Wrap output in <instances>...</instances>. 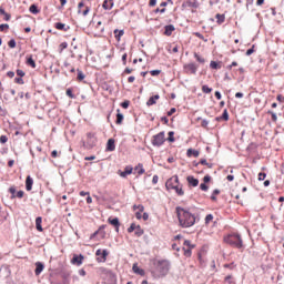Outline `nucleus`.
<instances>
[{
	"label": "nucleus",
	"mask_w": 284,
	"mask_h": 284,
	"mask_svg": "<svg viewBox=\"0 0 284 284\" xmlns=\"http://www.w3.org/2000/svg\"><path fill=\"white\" fill-rule=\"evenodd\" d=\"M175 212L180 227L187 229L196 224V215L190 212V210L176 206Z\"/></svg>",
	"instance_id": "1"
},
{
	"label": "nucleus",
	"mask_w": 284,
	"mask_h": 284,
	"mask_svg": "<svg viewBox=\"0 0 284 284\" xmlns=\"http://www.w3.org/2000/svg\"><path fill=\"white\" fill-rule=\"evenodd\" d=\"M170 261L168 260H152L151 275L153 278H164L166 274H170Z\"/></svg>",
	"instance_id": "2"
},
{
	"label": "nucleus",
	"mask_w": 284,
	"mask_h": 284,
	"mask_svg": "<svg viewBox=\"0 0 284 284\" xmlns=\"http://www.w3.org/2000/svg\"><path fill=\"white\" fill-rule=\"evenodd\" d=\"M165 187L166 190H174L178 196H183L185 194V191H183V185H181V182L179 181V175H173L165 183Z\"/></svg>",
	"instance_id": "3"
},
{
	"label": "nucleus",
	"mask_w": 284,
	"mask_h": 284,
	"mask_svg": "<svg viewBox=\"0 0 284 284\" xmlns=\"http://www.w3.org/2000/svg\"><path fill=\"white\" fill-rule=\"evenodd\" d=\"M224 243H227V245H231V247H235L236 250H243V239H241V235L239 233H232L226 236H224Z\"/></svg>",
	"instance_id": "4"
},
{
	"label": "nucleus",
	"mask_w": 284,
	"mask_h": 284,
	"mask_svg": "<svg viewBox=\"0 0 284 284\" xmlns=\"http://www.w3.org/2000/svg\"><path fill=\"white\" fill-rule=\"evenodd\" d=\"M183 72L187 75H194L199 72V64L196 62H189L183 65Z\"/></svg>",
	"instance_id": "5"
},
{
	"label": "nucleus",
	"mask_w": 284,
	"mask_h": 284,
	"mask_svg": "<svg viewBox=\"0 0 284 284\" xmlns=\"http://www.w3.org/2000/svg\"><path fill=\"white\" fill-rule=\"evenodd\" d=\"M151 143L155 148H161V145H163V143H165V132L162 131V132L153 135Z\"/></svg>",
	"instance_id": "6"
},
{
	"label": "nucleus",
	"mask_w": 284,
	"mask_h": 284,
	"mask_svg": "<svg viewBox=\"0 0 284 284\" xmlns=\"http://www.w3.org/2000/svg\"><path fill=\"white\" fill-rule=\"evenodd\" d=\"M183 252H184V256H186V258H190L192 256V250H194L196 247V245L192 244V242L190 240H185L183 243Z\"/></svg>",
	"instance_id": "7"
},
{
	"label": "nucleus",
	"mask_w": 284,
	"mask_h": 284,
	"mask_svg": "<svg viewBox=\"0 0 284 284\" xmlns=\"http://www.w3.org/2000/svg\"><path fill=\"white\" fill-rule=\"evenodd\" d=\"M110 252H108V250H97L95 252V256H97V261L98 263H105V261H108V256H109Z\"/></svg>",
	"instance_id": "8"
},
{
	"label": "nucleus",
	"mask_w": 284,
	"mask_h": 284,
	"mask_svg": "<svg viewBox=\"0 0 284 284\" xmlns=\"http://www.w3.org/2000/svg\"><path fill=\"white\" fill-rule=\"evenodd\" d=\"M87 144L89 148H94L97 145V134L92 132L87 133Z\"/></svg>",
	"instance_id": "9"
},
{
	"label": "nucleus",
	"mask_w": 284,
	"mask_h": 284,
	"mask_svg": "<svg viewBox=\"0 0 284 284\" xmlns=\"http://www.w3.org/2000/svg\"><path fill=\"white\" fill-rule=\"evenodd\" d=\"M210 181H212V176L205 175L203 178V183L200 184V190H202V192H207V190H210V186L207 185Z\"/></svg>",
	"instance_id": "10"
},
{
	"label": "nucleus",
	"mask_w": 284,
	"mask_h": 284,
	"mask_svg": "<svg viewBox=\"0 0 284 284\" xmlns=\"http://www.w3.org/2000/svg\"><path fill=\"white\" fill-rule=\"evenodd\" d=\"M134 171V168L128 165L125 166L124 171L119 170L118 174L122 178L125 179L126 176H130V174H132V172Z\"/></svg>",
	"instance_id": "11"
},
{
	"label": "nucleus",
	"mask_w": 284,
	"mask_h": 284,
	"mask_svg": "<svg viewBox=\"0 0 284 284\" xmlns=\"http://www.w3.org/2000/svg\"><path fill=\"white\" fill-rule=\"evenodd\" d=\"M84 258H85V257L83 256V254L73 255V257H72V260H71V263H72L73 265L80 266V265H83V260H84Z\"/></svg>",
	"instance_id": "12"
},
{
	"label": "nucleus",
	"mask_w": 284,
	"mask_h": 284,
	"mask_svg": "<svg viewBox=\"0 0 284 284\" xmlns=\"http://www.w3.org/2000/svg\"><path fill=\"white\" fill-rule=\"evenodd\" d=\"M186 181L189 183V187H199V179L194 178V175H189Z\"/></svg>",
	"instance_id": "13"
},
{
	"label": "nucleus",
	"mask_w": 284,
	"mask_h": 284,
	"mask_svg": "<svg viewBox=\"0 0 284 284\" xmlns=\"http://www.w3.org/2000/svg\"><path fill=\"white\" fill-rule=\"evenodd\" d=\"M133 210H139L135 212V219H138V221H141V219H143V211L145 210V207L143 205H134Z\"/></svg>",
	"instance_id": "14"
},
{
	"label": "nucleus",
	"mask_w": 284,
	"mask_h": 284,
	"mask_svg": "<svg viewBox=\"0 0 284 284\" xmlns=\"http://www.w3.org/2000/svg\"><path fill=\"white\" fill-rule=\"evenodd\" d=\"M108 223H110V225H113V227H115V232H119V227H121V223L119 222V217H109L108 219Z\"/></svg>",
	"instance_id": "15"
},
{
	"label": "nucleus",
	"mask_w": 284,
	"mask_h": 284,
	"mask_svg": "<svg viewBox=\"0 0 284 284\" xmlns=\"http://www.w3.org/2000/svg\"><path fill=\"white\" fill-rule=\"evenodd\" d=\"M132 270H133V273L138 274L139 276H144L145 275V270L139 267L138 263L133 264Z\"/></svg>",
	"instance_id": "16"
},
{
	"label": "nucleus",
	"mask_w": 284,
	"mask_h": 284,
	"mask_svg": "<svg viewBox=\"0 0 284 284\" xmlns=\"http://www.w3.org/2000/svg\"><path fill=\"white\" fill-rule=\"evenodd\" d=\"M174 30H176V28H174L173 24H168V26L164 27V32H163V34H164L165 37H172V32H174Z\"/></svg>",
	"instance_id": "17"
},
{
	"label": "nucleus",
	"mask_w": 284,
	"mask_h": 284,
	"mask_svg": "<svg viewBox=\"0 0 284 284\" xmlns=\"http://www.w3.org/2000/svg\"><path fill=\"white\" fill-rule=\"evenodd\" d=\"M32 185H34V180H32V176L28 175L26 179V190L27 192H30L32 190Z\"/></svg>",
	"instance_id": "18"
},
{
	"label": "nucleus",
	"mask_w": 284,
	"mask_h": 284,
	"mask_svg": "<svg viewBox=\"0 0 284 284\" xmlns=\"http://www.w3.org/2000/svg\"><path fill=\"white\" fill-rule=\"evenodd\" d=\"M116 145L114 144V139H109L106 143V152H114Z\"/></svg>",
	"instance_id": "19"
},
{
	"label": "nucleus",
	"mask_w": 284,
	"mask_h": 284,
	"mask_svg": "<svg viewBox=\"0 0 284 284\" xmlns=\"http://www.w3.org/2000/svg\"><path fill=\"white\" fill-rule=\"evenodd\" d=\"M113 34H114L115 41H118V43H121V37H123V34H125V31L115 29L113 31Z\"/></svg>",
	"instance_id": "20"
},
{
	"label": "nucleus",
	"mask_w": 284,
	"mask_h": 284,
	"mask_svg": "<svg viewBox=\"0 0 284 284\" xmlns=\"http://www.w3.org/2000/svg\"><path fill=\"white\" fill-rule=\"evenodd\" d=\"M161 99V95L155 94L153 97H151L148 101H146V105L150 108V105H156V101H159Z\"/></svg>",
	"instance_id": "21"
},
{
	"label": "nucleus",
	"mask_w": 284,
	"mask_h": 284,
	"mask_svg": "<svg viewBox=\"0 0 284 284\" xmlns=\"http://www.w3.org/2000/svg\"><path fill=\"white\" fill-rule=\"evenodd\" d=\"M200 154L201 153L199 151L194 150V149H187V151H186V156L189 159H191V156H194V159H199Z\"/></svg>",
	"instance_id": "22"
},
{
	"label": "nucleus",
	"mask_w": 284,
	"mask_h": 284,
	"mask_svg": "<svg viewBox=\"0 0 284 284\" xmlns=\"http://www.w3.org/2000/svg\"><path fill=\"white\" fill-rule=\"evenodd\" d=\"M193 57H194V59H195V61L197 62V63H200L201 65H204V63H205V57H203V55H201V54H199V53H196V52H194L193 53Z\"/></svg>",
	"instance_id": "23"
},
{
	"label": "nucleus",
	"mask_w": 284,
	"mask_h": 284,
	"mask_svg": "<svg viewBox=\"0 0 284 284\" xmlns=\"http://www.w3.org/2000/svg\"><path fill=\"white\" fill-rule=\"evenodd\" d=\"M44 265H43V263H41V262H37L36 263V276H39V274H41V272H43V270H44Z\"/></svg>",
	"instance_id": "24"
},
{
	"label": "nucleus",
	"mask_w": 284,
	"mask_h": 284,
	"mask_svg": "<svg viewBox=\"0 0 284 284\" xmlns=\"http://www.w3.org/2000/svg\"><path fill=\"white\" fill-rule=\"evenodd\" d=\"M134 171L138 172V176H141L145 174V169L143 168V164L139 163L135 168Z\"/></svg>",
	"instance_id": "25"
},
{
	"label": "nucleus",
	"mask_w": 284,
	"mask_h": 284,
	"mask_svg": "<svg viewBox=\"0 0 284 284\" xmlns=\"http://www.w3.org/2000/svg\"><path fill=\"white\" fill-rule=\"evenodd\" d=\"M41 223H43V219L41 216L36 219V229L38 232H43V226H41Z\"/></svg>",
	"instance_id": "26"
},
{
	"label": "nucleus",
	"mask_w": 284,
	"mask_h": 284,
	"mask_svg": "<svg viewBox=\"0 0 284 284\" xmlns=\"http://www.w3.org/2000/svg\"><path fill=\"white\" fill-rule=\"evenodd\" d=\"M112 6H114V2H112V0H104L102 4L104 10H112Z\"/></svg>",
	"instance_id": "27"
},
{
	"label": "nucleus",
	"mask_w": 284,
	"mask_h": 284,
	"mask_svg": "<svg viewBox=\"0 0 284 284\" xmlns=\"http://www.w3.org/2000/svg\"><path fill=\"white\" fill-rule=\"evenodd\" d=\"M168 52H170V54L179 53V44H174L173 47H172V44H170L168 48Z\"/></svg>",
	"instance_id": "28"
},
{
	"label": "nucleus",
	"mask_w": 284,
	"mask_h": 284,
	"mask_svg": "<svg viewBox=\"0 0 284 284\" xmlns=\"http://www.w3.org/2000/svg\"><path fill=\"white\" fill-rule=\"evenodd\" d=\"M116 121H115V123L118 124V125H121V123H123V114L121 113V109H118L116 110Z\"/></svg>",
	"instance_id": "29"
},
{
	"label": "nucleus",
	"mask_w": 284,
	"mask_h": 284,
	"mask_svg": "<svg viewBox=\"0 0 284 284\" xmlns=\"http://www.w3.org/2000/svg\"><path fill=\"white\" fill-rule=\"evenodd\" d=\"M55 30H62L63 32H68V28H65V23L57 22L54 24Z\"/></svg>",
	"instance_id": "30"
},
{
	"label": "nucleus",
	"mask_w": 284,
	"mask_h": 284,
	"mask_svg": "<svg viewBox=\"0 0 284 284\" xmlns=\"http://www.w3.org/2000/svg\"><path fill=\"white\" fill-rule=\"evenodd\" d=\"M29 12H31V14H39L41 10H39V7H37V4H31L29 8Z\"/></svg>",
	"instance_id": "31"
},
{
	"label": "nucleus",
	"mask_w": 284,
	"mask_h": 284,
	"mask_svg": "<svg viewBox=\"0 0 284 284\" xmlns=\"http://www.w3.org/2000/svg\"><path fill=\"white\" fill-rule=\"evenodd\" d=\"M215 19H216V23H219V26H221V23H225V16L224 14L217 13L215 16Z\"/></svg>",
	"instance_id": "32"
},
{
	"label": "nucleus",
	"mask_w": 284,
	"mask_h": 284,
	"mask_svg": "<svg viewBox=\"0 0 284 284\" xmlns=\"http://www.w3.org/2000/svg\"><path fill=\"white\" fill-rule=\"evenodd\" d=\"M27 65H30V68H37V62H34V59H32V55L27 58Z\"/></svg>",
	"instance_id": "33"
},
{
	"label": "nucleus",
	"mask_w": 284,
	"mask_h": 284,
	"mask_svg": "<svg viewBox=\"0 0 284 284\" xmlns=\"http://www.w3.org/2000/svg\"><path fill=\"white\" fill-rule=\"evenodd\" d=\"M219 194H221V190L215 189L211 195V201H213L214 203H216V196H219Z\"/></svg>",
	"instance_id": "34"
},
{
	"label": "nucleus",
	"mask_w": 284,
	"mask_h": 284,
	"mask_svg": "<svg viewBox=\"0 0 284 284\" xmlns=\"http://www.w3.org/2000/svg\"><path fill=\"white\" fill-rule=\"evenodd\" d=\"M95 28L99 30L100 34H103L105 32V27H103V22L98 21Z\"/></svg>",
	"instance_id": "35"
},
{
	"label": "nucleus",
	"mask_w": 284,
	"mask_h": 284,
	"mask_svg": "<svg viewBox=\"0 0 284 284\" xmlns=\"http://www.w3.org/2000/svg\"><path fill=\"white\" fill-rule=\"evenodd\" d=\"M210 68L212 70H221V64L219 62H216V61H211Z\"/></svg>",
	"instance_id": "36"
},
{
	"label": "nucleus",
	"mask_w": 284,
	"mask_h": 284,
	"mask_svg": "<svg viewBox=\"0 0 284 284\" xmlns=\"http://www.w3.org/2000/svg\"><path fill=\"white\" fill-rule=\"evenodd\" d=\"M135 236H143V229H141V225H138L134 230Z\"/></svg>",
	"instance_id": "37"
},
{
	"label": "nucleus",
	"mask_w": 284,
	"mask_h": 284,
	"mask_svg": "<svg viewBox=\"0 0 284 284\" xmlns=\"http://www.w3.org/2000/svg\"><path fill=\"white\" fill-rule=\"evenodd\" d=\"M9 192L11 194V199H17V186H11Z\"/></svg>",
	"instance_id": "38"
},
{
	"label": "nucleus",
	"mask_w": 284,
	"mask_h": 284,
	"mask_svg": "<svg viewBox=\"0 0 284 284\" xmlns=\"http://www.w3.org/2000/svg\"><path fill=\"white\" fill-rule=\"evenodd\" d=\"M202 92L204 94H210L212 92V88H210L206 84H204V85H202Z\"/></svg>",
	"instance_id": "39"
},
{
	"label": "nucleus",
	"mask_w": 284,
	"mask_h": 284,
	"mask_svg": "<svg viewBox=\"0 0 284 284\" xmlns=\"http://www.w3.org/2000/svg\"><path fill=\"white\" fill-rule=\"evenodd\" d=\"M79 14H82L83 17H88L90 14V7H85L84 9H81V12Z\"/></svg>",
	"instance_id": "40"
},
{
	"label": "nucleus",
	"mask_w": 284,
	"mask_h": 284,
	"mask_svg": "<svg viewBox=\"0 0 284 284\" xmlns=\"http://www.w3.org/2000/svg\"><path fill=\"white\" fill-rule=\"evenodd\" d=\"M169 141V143H174L175 139H174V131H170L169 132V136L166 139Z\"/></svg>",
	"instance_id": "41"
},
{
	"label": "nucleus",
	"mask_w": 284,
	"mask_h": 284,
	"mask_svg": "<svg viewBox=\"0 0 284 284\" xmlns=\"http://www.w3.org/2000/svg\"><path fill=\"white\" fill-rule=\"evenodd\" d=\"M194 37H197V39H201V41H204V43H207V39L201 33V32H195Z\"/></svg>",
	"instance_id": "42"
},
{
	"label": "nucleus",
	"mask_w": 284,
	"mask_h": 284,
	"mask_svg": "<svg viewBox=\"0 0 284 284\" xmlns=\"http://www.w3.org/2000/svg\"><path fill=\"white\" fill-rule=\"evenodd\" d=\"M212 221H214V215L207 214V215L205 216V223H206V225H210V223H212Z\"/></svg>",
	"instance_id": "43"
},
{
	"label": "nucleus",
	"mask_w": 284,
	"mask_h": 284,
	"mask_svg": "<svg viewBox=\"0 0 284 284\" xmlns=\"http://www.w3.org/2000/svg\"><path fill=\"white\" fill-rule=\"evenodd\" d=\"M201 165H206V168L212 169L214 166L213 163H209L207 160H201Z\"/></svg>",
	"instance_id": "44"
},
{
	"label": "nucleus",
	"mask_w": 284,
	"mask_h": 284,
	"mask_svg": "<svg viewBox=\"0 0 284 284\" xmlns=\"http://www.w3.org/2000/svg\"><path fill=\"white\" fill-rule=\"evenodd\" d=\"M221 119H223L224 121H230V114L227 113V109L223 111Z\"/></svg>",
	"instance_id": "45"
},
{
	"label": "nucleus",
	"mask_w": 284,
	"mask_h": 284,
	"mask_svg": "<svg viewBox=\"0 0 284 284\" xmlns=\"http://www.w3.org/2000/svg\"><path fill=\"white\" fill-rule=\"evenodd\" d=\"M225 283H229V284H236V282L234 281V277H232V275H229L225 277Z\"/></svg>",
	"instance_id": "46"
},
{
	"label": "nucleus",
	"mask_w": 284,
	"mask_h": 284,
	"mask_svg": "<svg viewBox=\"0 0 284 284\" xmlns=\"http://www.w3.org/2000/svg\"><path fill=\"white\" fill-rule=\"evenodd\" d=\"M267 113L271 114L273 123H276L278 121V116H276V113H274L273 111H268Z\"/></svg>",
	"instance_id": "47"
},
{
	"label": "nucleus",
	"mask_w": 284,
	"mask_h": 284,
	"mask_svg": "<svg viewBox=\"0 0 284 284\" xmlns=\"http://www.w3.org/2000/svg\"><path fill=\"white\" fill-rule=\"evenodd\" d=\"M85 79V74H83V71L78 69V81H83Z\"/></svg>",
	"instance_id": "48"
},
{
	"label": "nucleus",
	"mask_w": 284,
	"mask_h": 284,
	"mask_svg": "<svg viewBox=\"0 0 284 284\" xmlns=\"http://www.w3.org/2000/svg\"><path fill=\"white\" fill-rule=\"evenodd\" d=\"M7 30H10V26L9 24H0V32H7Z\"/></svg>",
	"instance_id": "49"
},
{
	"label": "nucleus",
	"mask_w": 284,
	"mask_h": 284,
	"mask_svg": "<svg viewBox=\"0 0 284 284\" xmlns=\"http://www.w3.org/2000/svg\"><path fill=\"white\" fill-rule=\"evenodd\" d=\"M136 227H139V225H135L134 223H132L130 225V227L128 229L129 234H132V232H134L136 230Z\"/></svg>",
	"instance_id": "50"
},
{
	"label": "nucleus",
	"mask_w": 284,
	"mask_h": 284,
	"mask_svg": "<svg viewBox=\"0 0 284 284\" xmlns=\"http://www.w3.org/2000/svg\"><path fill=\"white\" fill-rule=\"evenodd\" d=\"M23 196H26V192H23V191H18L16 193V199H23Z\"/></svg>",
	"instance_id": "51"
},
{
	"label": "nucleus",
	"mask_w": 284,
	"mask_h": 284,
	"mask_svg": "<svg viewBox=\"0 0 284 284\" xmlns=\"http://www.w3.org/2000/svg\"><path fill=\"white\" fill-rule=\"evenodd\" d=\"M121 108H123L124 110H128L130 108V101H124L121 103Z\"/></svg>",
	"instance_id": "52"
},
{
	"label": "nucleus",
	"mask_w": 284,
	"mask_h": 284,
	"mask_svg": "<svg viewBox=\"0 0 284 284\" xmlns=\"http://www.w3.org/2000/svg\"><path fill=\"white\" fill-rule=\"evenodd\" d=\"M67 97H69V99H74V93L72 92V89H67Z\"/></svg>",
	"instance_id": "53"
},
{
	"label": "nucleus",
	"mask_w": 284,
	"mask_h": 284,
	"mask_svg": "<svg viewBox=\"0 0 284 284\" xmlns=\"http://www.w3.org/2000/svg\"><path fill=\"white\" fill-rule=\"evenodd\" d=\"M151 77H159L161 74V70H152L150 71Z\"/></svg>",
	"instance_id": "54"
},
{
	"label": "nucleus",
	"mask_w": 284,
	"mask_h": 284,
	"mask_svg": "<svg viewBox=\"0 0 284 284\" xmlns=\"http://www.w3.org/2000/svg\"><path fill=\"white\" fill-rule=\"evenodd\" d=\"M266 176H267V174L261 172V173H258V178L257 179H258V181H265Z\"/></svg>",
	"instance_id": "55"
},
{
	"label": "nucleus",
	"mask_w": 284,
	"mask_h": 284,
	"mask_svg": "<svg viewBox=\"0 0 284 284\" xmlns=\"http://www.w3.org/2000/svg\"><path fill=\"white\" fill-rule=\"evenodd\" d=\"M14 83H18V85H23V78H14Z\"/></svg>",
	"instance_id": "56"
},
{
	"label": "nucleus",
	"mask_w": 284,
	"mask_h": 284,
	"mask_svg": "<svg viewBox=\"0 0 284 284\" xmlns=\"http://www.w3.org/2000/svg\"><path fill=\"white\" fill-rule=\"evenodd\" d=\"M8 45H9V48H17V41H14V39H12L8 42Z\"/></svg>",
	"instance_id": "57"
},
{
	"label": "nucleus",
	"mask_w": 284,
	"mask_h": 284,
	"mask_svg": "<svg viewBox=\"0 0 284 284\" xmlns=\"http://www.w3.org/2000/svg\"><path fill=\"white\" fill-rule=\"evenodd\" d=\"M254 48L255 45L253 44L252 48L246 51V57H251V54H254Z\"/></svg>",
	"instance_id": "58"
},
{
	"label": "nucleus",
	"mask_w": 284,
	"mask_h": 284,
	"mask_svg": "<svg viewBox=\"0 0 284 284\" xmlns=\"http://www.w3.org/2000/svg\"><path fill=\"white\" fill-rule=\"evenodd\" d=\"M122 62H123V65H126V64H128V53H123V55H122Z\"/></svg>",
	"instance_id": "59"
},
{
	"label": "nucleus",
	"mask_w": 284,
	"mask_h": 284,
	"mask_svg": "<svg viewBox=\"0 0 284 284\" xmlns=\"http://www.w3.org/2000/svg\"><path fill=\"white\" fill-rule=\"evenodd\" d=\"M17 75L20 77V78H23V77H26V72H23V70H21V69H18L17 70Z\"/></svg>",
	"instance_id": "60"
},
{
	"label": "nucleus",
	"mask_w": 284,
	"mask_h": 284,
	"mask_svg": "<svg viewBox=\"0 0 284 284\" xmlns=\"http://www.w3.org/2000/svg\"><path fill=\"white\" fill-rule=\"evenodd\" d=\"M0 143H8V136L7 135H1L0 136Z\"/></svg>",
	"instance_id": "61"
},
{
	"label": "nucleus",
	"mask_w": 284,
	"mask_h": 284,
	"mask_svg": "<svg viewBox=\"0 0 284 284\" xmlns=\"http://www.w3.org/2000/svg\"><path fill=\"white\" fill-rule=\"evenodd\" d=\"M83 8H85V3L79 2V4H78V12H81V10H83Z\"/></svg>",
	"instance_id": "62"
},
{
	"label": "nucleus",
	"mask_w": 284,
	"mask_h": 284,
	"mask_svg": "<svg viewBox=\"0 0 284 284\" xmlns=\"http://www.w3.org/2000/svg\"><path fill=\"white\" fill-rule=\"evenodd\" d=\"M152 183H153V185H156V183H159V175L153 176Z\"/></svg>",
	"instance_id": "63"
},
{
	"label": "nucleus",
	"mask_w": 284,
	"mask_h": 284,
	"mask_svg": "<svg viewBox=\"0 0 284 284\" xmlns=\"http://www.w3.org/2000/svg\"><path fill=\"white\" fill-rule=\"evenodd\" d=\"M149 6L150 8H154V6H156V0H150Z\"/></svg>",
	"instance_id": "64"
}]
</instances>
